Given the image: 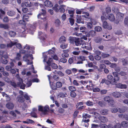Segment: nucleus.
Returning a JSON list of instances; mask_svg holds the SVG:
<instances>
[{"mask_svg":"<svg viewBox=\"0 0 128 128\" xmlns=\"http://www.w3.org/2000/svg\"><path fill=\"white\" fill-rule=\"evenodd\" d=\"M38 110L43 112V114H46L49 110V106L48 105H46L44 108L42 106H38Z\"/></svg>","mask_w":128,"mask_h":128,"instance_id":"obj_1","label":"nucleus"},{"mask_svg":"<svg viewBox=\"0 0 128 128\" xmlns=\"http://www.w3.org/2000/svg\"><path fill=\"white\" fill-rule=\"evenodd\" d=\"M42 12H41L38 15V19H42L43 21H46L47 20L46 17L45 16L46 11L43 9H42Z\"/></svg>","mask_w":128,"mask_h":128,"instance_id":"obj_2","label":"nucleus"},{"mask_svg":"<svg viewBox=\"0 0 128 128\" xmlns=\"http://www.w3.org/2000/svg\"><path fill=\"white\" fill-rule=\"evenodd\" d=\"M76 56H73L72 57L69 58L68 60L69 63L70 64L72 63L80 64L82 63L81 62H78V61L76 60Z\"/></svg>","mask_w":128,"mask_h":128,"instance_id":"obj_3","label":"nucleus"},{"mask_svg":"<svg viewBox=\"0 0 128 128\" xmlns=\"http://www.w3.org/2000/svg\"><path fill=\"white\" fill-rule=\"evenodd\" d=\"M82 13L84 14L82 15V17L84 18L86 20H89L92 23H93V21L94 20V19L91 18L89 16V14L88 13L85 12H83Z\"/></svg>","mask_w":128,"mask_h":128,"instance_id":"obj_4","label":"nucleus"},{"mask_svg":"<svg viewBox=\"0 0 128 128\" xmlns=\"http://www.w3.org/2000/svg\"><path fill=\"white\" fill-rule=\"evenodd\" d=\"M19 82H18L17 87H20V88L24 89L26 86V84L23 83V80L22 78L19 79Z\"/></svg>","mask_w":128,"mask_h":128,"instance_id":"obj_5","label":"nucleus"},{"mask_svg":"<svg viewBox=\"0 0 128 128\" xmlns=\"http://www.w3.org/2000/svg\"><path fill=\"white\" fill-rule=\"evenodd\" d=\"M83 118L82 121L85 123H88L90 121L89 118L90 116L87 114H83L82 115Z\"/></svg>","mask_w":128,"mask_h":128,"instance_id":"obj_6","label":"nucleus"},{"mask_svg":"<svg viewBox=\"0 0 128 128\" xmlns=\"http://www.w3.org/2000/svg\"><path fill=\"white\" fill-rule=\"evenodd\" d=\"M74 42L76 46H78L84 44V41L83 40H80L79 38H76L74 41Z\"/></svg>","mask_w":128,"mask_h":128,"instance_id":"obj_7","label":"nucleus"},{"mask_svg":"<svg viewBox=\"0 0 128 128\" xmlns=\"http://www.w3.org/2000/svg\"><path fill=\"white\" fill-rule=\"evenodd\" d=\"M103 27L105 29H107L109 30H111L112 28L111 26H109L108 23L105 21H104L102 23Z\"/></svg>","mask_w":128,"mask_h":128,"instance_id":"obj_8","label":"nucleus"},{"mask_svg":"<svg viewBox=\"0 0 128 128\" xmlns=\"http://www.w3.org/2000/svg\"><path fill=\"white\" fill-rule=\"evenodd\" d=\"M107 16L106 17H104L103 16H101V18L102 22H103L105 20L107 19H108L110 21H112V14H110V16L107 14Z\"/></svg>","mask_w":128,"mask_h":128,"instance_id":"obj_9","label":"nucleus"},{"mask_svg":"<svg viewBox=\"0 0 128 128\" xmlns=\"http://www.w3.org/2000/svg\"><path fill=\"white\" fill-rule=\"evenodd\" d=\"M104 100L108 103H110L112 101V97L111 94H110L109 96L105 97L104 98Z\"/></svg>","mask_w":128,"mask_h":128,"instance_id":"obj_10","label":"nucleus"},{"mask_svg":"<svg viewBox=\"0 0 128 128\" xmlns=\"http://www.w3.org/2000/svg\"><path fill=\"white\" fill-rule=\"evenodd\" d=\"M96 32L94 30H91L89 32H87V33L86 34V36L88 37L90 36H94L96 35Z\"/></svg>","mask_w":128,"mask_h":128,"instance_id":"obj_11","label":"nucleus"},{"mask_svg":"<svg viewBox=\"0 0 128 128\" xmlns=\"http://www.w3.org/2000/svg\"><path fill=\"white\" fill-rule=\"evenodd\" d=\"M44 4L46 6L51 7L53 6V4L52 2L49 0H46L44 2Z\"/></svg>","mask_w":128,"mask_h":128,"instance_id":"obj_12","label":"nucleus"},{"mask_svg":"<svg viewBox=\"0 0 128 128\" xmlns=\"http://www.w3.org/2000/svg\"><path fill=\"white\" fill-rule=\"evenodd\" d=\"M76 58H77L76 60H77V61H78V60H79L78 61V62H82V63H80V64H82V61H84L85 59V57L82 56H76Z\"/></svg>","mask_w":128,"mask_h":128,"instance_id":"obj_13","label":"nucleus"},{"mask_svg":"<svg viewBox=\"0 0 128 128\" xmlns=\"http://www.w3.org/2000/svg\"><path fill=\"white\" fill-rule=\"evenodd\" d=\"M6 107L9 109H12L14 107V105L12 103L8 102L6 105Z\"/></svg>","mask_w":128,"mask_h":128,"instance_id":"obj_14","label":"nucleus"},{"mask_svg":"<svg viewBox=\"0 0 128 128\" xmlns=\"http://www.w3.org/2000/svg\"><path fill=\"white\" fill-rule=\"evenodd\" d=\"M17 99V101L19 102L23 103L25 101L24 98L21 95L18 96Z\"/></svg>","mask_w":128,"mask_h":128,"instance_id":"obj_15","label":"nucleus"},{"mask_svg":"<svg viewBox=\"0 0 128 128\" xmlns=\"http://www.w3.org/2000/svg\"><path fill=\"white\" fill-rule=\"evenodd\" d=\"M76 22L78 23H81L82 24H84V22L83 21H82V18L81 16L80 15H77L76 17Z\"/></svg>","mask_w":128,"mask_h":128,"instance_id":"obj_16","label":"nucleus"},{"mask_svg":"<svg viewBox=\"0 0 128 128\" xmlns=\"http://www.w3.org/2000/svg\"><path fill=\"white\" fill-rule=\"evenodd\" d=\"M112 74L114 76V82L118 80L119 79V78L118 76V73L116 72H114Z\"/></svg>","mask_w":128,"mask_h":128,"instance_id":"obj_17","label":"nucleus"},{"mask_svg":"<svg viewBox=\"0 0 128 128\" xmlns=\"http://www.w3.org/2000/svg\"><path fill=\"white\" fill-rule=\"evenodd\" d=\"M66 38L64 36H61L59 39V42L61 44L64 42H66Z\"/></svg>","mask_w":128,"mask_h":128,"instance_id":"obj_18","label":"nucleus"},{"mask_svg":"<svg viewBox=\"0 0 128 128\" xmlns=\"http://www.w3.org/2000/svg\"><path fill=\"white\" fill-rule=\"evenodd\" d=\"M112 68L114 69L115 71L119 72L120 71V68L116 66V64L112 63Z\"/></svg>","mask_w":128,"mask_h":128,"instance_id":"obj_19","label":"nucleus"},{"mask_svg":"<svg viewBox=\"0 0 128 128\" xmlns=\"http://www.w3.org/2000/svg\"><path fill=\"white\" fill-rule=\"evenodd\" d=\"M121 125L123 128H127L128 127V122L126 121L122 122L121 123Z\"/></svg>","mask_w":128,"mask_h":128,"instance_id":"obj_20","label":"nucleus"},{"mask_svg":"<svg viewBox=\"0 0 128 128\" xmlns=\"http://www.w3.org/2000/svg\"><path fill=\"white\" fill-rule=\"evenodd\" d=\"M80 32H82L83 34H85L87 33V32L86 30V28L84 27H81L80 28Z\"/></svg>","mask_w":128,"mask_h":128,"instance_id":"obj_21","label":"nucleus"},{"mask_svg":"<svg viewBox=\"0 0 128 128\" xmlns=\"http://www.w3.org/2000/svg\"><path fill=\"white\" fill-rule=\"evenodd\" d=\"M16 42H13L12 41H10V43L7 44V46L8 48H11L13 46L16 45Z\"/></svg>","mask_w":128,"mask_h":128,"instance_id":"obj_22","label":"nucleus"},{"mask_svg":"<svg viewBox=\"0 0 128 128\" xmlns=\"http://www.w3.org/2000/svg\"><path fill=\"white\" fill-rule=\"evenodd\" d=\"M0 28H4V29L6 30L9 27L8 25L7 24H0Z\"/></svg>","mask_w":128,"mask_h":128,"instance_id":"obj_23","label":"nucleus"},{"mask_svg":"<svg viewBox=\"0 0 128 128\" xmlns=\"http://www.w3.org/2000/svg\"><path fill=\"white\" fill-rule=\"evenodd\" d=\"M100 112L102 115H106L108 113V110L106 109L102 110H100Z\"/></svg>","mask_w":128,"mask_h":128,"instance_id":"obj_24","label":"nucleus"},{"mask_svg":"<svg viewBox=\"0 0 128 128\" xmlns=\"http://www.w3.org/2000/svg\"><path fill=\"white\" fill-rule=\"evenodd\" d=\"M68 89L70 92H75L76 90V88L72 86H69Z\"/></svg>","mask_w":128,"mask_h":128,"instance_id":"obj_25","label":"nucleus"},{"mask_svg":"<svg viewBox=\"0 0 128 128\" xmlns=\"http://www.w3.org/2000/svg\"><path fill=\"white\" fill-rule=\"evenodd\" d=\"M65 6L63 5H62L60 6L59 10L60 12L64 13L65 12V10L64 7Z\"/></svg>","mask_w":128,"mask_h":128,"instance_id":"obj_26","label":"nucleus"},{"mask_svg":"<svg viewBox=\"0 0 128 128\" xmlns=\"http://www.w3.org/2000/svg\"><path fill=\"white\" fill-rule=\"evenodd\" d=\"M94 86V85L92 83V82H90L89 85H88L86 86V88L88 90H90L92 88H93V87Z\"/></svg>","mask_w":128,"mask_h":128,"instance_id":"obj_27","label":"nucleus"},{"mask_svg":"<svg viewBox=\"0 0 128 128\" xmlns=\"http://www.w3.org/2000/svg\"><path fill=\"white\" fill-rule=\"evenodd\" d=\"M112 96L115 98H118L120 96L121 94L120 93L116 92L112 94Z\"/></svg>","mask_w":128,"mask_h":128,"instance_id":"obj_28","label":"nucleus"},{"mask_svg":"<svg viewBox=\"0 0 128 128\" xmlns=\"http://www.w3.org/2000/svg\"><path fill=\"white\" fill-rule=\"evenodd\" d=\"M53 72L55 74H57L60 76H63L64 75V74L60 71L58 72L56 70H55L54 72Z\"/></svg>","mask_w":128,"mask_h":128,"instance_id":"obj_29","label":"nucleus"},{"mask_svg":"<svg viewBox=\"0 0 128 128\" xmlns=\"http://www.w3.org/2000/svg\"><path fill=\"white\" fill-rule=\"evenodd\" d=\"M6 82H10L11 86H13L14 88H16L17 87L16 84L14 81H10V82L8 81Z\"/></svg>","mask_w":128,"mask_h":128,"instance_id":"obj_30","label":"nucleus"},{"mask_svg":"<svg viewBox=\"0 0 128 128\" xmlns=\"http://www.w3.org/2000/svg\"><path fill=\"white\" fill-rule=\"evenodd\" d=\"M94 30L96 32H100L102 31V29L100 26H96L95 27Z\"/></svg>","mask_w":128,"mask_h":128,"instance_id":"obj_31","label":"nucleus"},{"mask_svg":"<svg viewBox=\"0 0 128 128\" xmlns=\"http://www.w3.org/2000/svg\"><path fill=\"white\" fill-rule=\"evenodd\" d=\"M7 14L8 16H12L15 15V12L13 11H8Z\"/></svg>","mask_w":128,"mask_h":128,"instance_id":"obj_32","label":"nucleus"},{"mask_svg":"<svg viewBox=\"0 0 128 128\" xmlns=\"http://www.w3.org/2000/svg\"><path fill=\"white\" fill-rule=\"evenodd\" d=\"M70 96L71 97L74 98L76 96V94L75 92H70Z\"/></svg>","mask_w":128,"mask_h":128,"instance_id":"obj_33","label":"nucleus"},{"mask_svg":"<svg viewBox=\"0 0 128 128\" xmlns=\"http://www.w3.org/2000/svg\"><path fill=\"white\" fill-rule=\"evenodd\" d=\"M119 116L120 117L124 118L126 120H128V114H122L119 115Z\"/></svg>","mask_w":128,"mask_h":128,"instance_id":"obj_34","label":"nucleus"},{"mask_svg":"<svg viewBox=\"0 0 128 128\" xmlns=\"http://www.w3.org/2000/svg\"><path fill=\"white\" fill-rule=\"evenodd\" d=\"M38 35L42 38L44 39L45 38L46 36V34H44L41 31H40L38 32Z\"/></svg>","mask_w":128,"mask_h":128,"instance_id":"obj_35","label":"nucleus"},{"mask_svg":"<svg viewBox=\"0 0 128 128\" xmlns=\"http://www.w3.org/2000/svg\"><path fill=\"white\" fill-rule=\"evenodd\" d=\"M29 55L28 54H25L23 56L24 60L26 62H29L30 60L28 59Z\"/></svg>","mask_w":128,"mask_h":128,"instance_id":"obj_36","label":"nucleus"},{"mask_svg":"<svg viewBox=\"0 0 128 128\" xmlns=\"http://www.w3.org/2000/svg\"><path fill=\"white\" fill-rule=\"evenodd\" d=\"M54 23L56 26H58L60 24V22L59 19H57L55 20Z\"/></svg>","mask_w":128,"mask_h":128,"instance_id":"obj_37","label":"nucleus"},{"mask_svg":"<svg viewBox=\"0 0 128 128\" xmlns=\"http://www.w3.org/2000/svg\"><path fill=\"white\" fill-rule=\"evenodd\" d=\"M58 5L57 4H56L54 6L52 7V9L54 10L56 12H58L59 11V10L58 9Z\"/></svg>","mask_w":128,"mask_h":128,"instance_id":"obj_38","label":"nucleus"},{"mask_svg":"<svg viewBox=\"0 0 128 128\" xmlns=\"http://www.w3.org/2000/svg\"><path fill=\"white\" fill-rule=\"evenodd\" d=\"M62 84L60 82H58L56 83V88H60L62 87Z\"/></svg>","mask_w":128,"mask_h":128,"instance_id":"obj_39","label":"nucleus"},{"mask_svg":"<svg viewBox=\"0 0 128 128\" xmlns=\"http://www.w3.org/2000/svg\"><path fill=\"white\" fill-rule=\"evenodd\" d=\"M21 57V55L20 53H17L16 57L15 59L16 60H20Z\"/></svg>","mask_w":128,"mask_h":128,"instance_id":"obj_40","label":"nucleus"},{"mask_svg":"<svg viewBox=\"0 0 128 128\" xmlns=\"http://www.w3.org/2000/svg\"><path fill=\"white\" fill-rule=\"evenodd\" d=\"M29 16H27L25 14L23 15L22 19L27 22H28L29 21Z\"/></svg>","mask_w":128,"mask_h":128,"instance_id":"obj_41","label":"nucleus"},{"mask_svg":"<svg viewBox=\"0 0 128 128\" xmlns=\"http://www.w3.org/2000/svg\"><path fill=\"white\" fill-rule=\"evenodd\" d=\"M86 105L88 106H92L93 105V102H92L90 101V100L88 101L86 103Z\"/></svg>","mask_w":128,"mask_h":128,"instance_id":"obj_42","label":"nucleus"},{"mask_svg":"<svg viewBox=\"0 0 128 128\" xmlns=\"http://www.w3.org/2000/svg\"><path fill=\"white\" fill-rule=\"evenodd\" d=\"M9 34L11 37H14L16 35V32L12 31H10L9 32Z\"/></svg>","mask_w":128,"mask_h":128,"instance_id":"obj_43","label":"nucleus"},{"mask_svg":"<svg viewBox=\"0 0 128 128\" xmlns=\"http://www.w3.org/2000/svg\"><path fill=\"white\" fill-rule=\"evenodd\" d=\"M19 23L20 24H23L24 25H26V22L24 19L20 20L19 21Z\"/></svg>","mask_w":128,"mask_h":128,"instance_id":"obj_44","label":"nucleus"},{"mask_svg":"<svg viewBox=\"0 0 128 128\" xmlns=\"http://www.w3.org/2000/svg\"><path fill=\"white\" fill-rule=\"evenodd\" d=\"M92 89L93 91L94 92H99L100 91V89L98 87L93 88Z\"/></svg>","mask_w":128,"mask_h":128,"instance_id":"obj_45","label":"nucleus"},{"mask_svg":"<svg viewBox=\"0 0 128 128\" xmlns=\"http://www.w3.org/2000/svg\"><path fill=\"white\" fill-rule=\"evenodd\" d=\"M76 38V37L70 36L69 38L70 42L72 43L73 42H74V41L75 40Z\"/></svg>","mask_w":128,"mask_h":128,"instance_id":"obj_46","label":"nucleus"},{"mask_svg":"<svg viewBox=\"0 0 128 128\" xmlns=\"http://www.w3.org/2000/svg\"><path fill=\"white\" fill-rule=\"evenodd\" d=\"M54 53V51L51 50H50L48 51V54L49 55H50L51 56H52Z\"/></svg>","mask_w":128,"mask_h":128,"instance_id":"obj_47","label":"nucleus"},{"mask_svg":"<svg viewBox=\"0 0 128 128\" xmlns=\"http://www.w3.org/2000/svg\"><path fill=\"white\" fill-rule=\"evenodd\" d=\"M64 111L65 110L64 109L61 108H60L58 110V112L61 114H63L64 112Z\"/></svg>","mask_w":128,"mask_h":128,"instance_id":"obj_48","label":"nucleus"},{"mask_svg":"<svg viewBox=\"0 0 128 128\" xmlns=\"http://www.w3.org/2000/svg\"><path fill=\"white\" fill-rule=\"evenodd\" d=\"M121 125L120 123H116L115 125L114 126V128H120Z\"/></svg>","mask_w":128,"mask_h":128,"instance_id":"obj_49","label":"nucleus"},{"mask_svg":"<svg viewBox=\"0 0 128 128\" xmlns=\"http://www.w3.org/2000/svg\"><path fill=\"white\" fill-rule=\"evenodd\" d=\"M4 54V52L0 50V56H2V57H3L5 58H8V56H3Z\"/></svg>","mask_w":128,"mask_h":128,"instance_id":"obj_50","label":"nucleus"},{"mask_svg":"<svg viewBox=\"0 0 128 128\" xmlns=\"http://www.w3.org/2000/svg\"><path fill=\"white\" fill-rule=\"evenodd\" d=\"M73 84L74 85L76 86H78L79 85L78 81L76 80H74L73 81Z\"/></svg>","mask_w":128,"mask_h":128,"instance_id":"obj_51","label":"nucleus"},{"mask_svg":"<svg viewBox=\"0 0 128 128\" xmlns=\"http://www.w3.org/2000/svg\"><path fill=\"white\" fill-rule=\"evenodd\" d=\"M10 114L13 116L14 118H16V114L14 111H11L10 112Z\"/></svg>","mask_w":128,"mask_h":128,"instance_id":"obj_52","label":"nucleus"},{"mask_svg":"<svg viewBox=\"0 0 128 128\" xmlns=\"http://www.w3.org/2000/svg\"><path fill=\"white\" fill-rule=\"evenodd\" d=\"M94 21V20L93 21V22ZM93 22L92 24H93ZM92 23L90 22H88L87 23V27L88 28L90 29H91L92 28Z\"/></svg>","mask_w":128,"mask_h":128,"instance_id":"obj_53","label":"nucleus"},{"mask_svg":"<svg viewBox=\"0 0 128 128\" xmlns=\"http://www.w3.org/2000/svg\"><path fill=\"white\" fill-rule=\"evenodd\" d=\"M67 61V60L64 58H62L60 60V62L63 63H66Z\"/></svg>","mask_w":128,"mask_h":128,"instance_id":"obj_54","label":"nucleus"},{"mask_svg":"<svg viewBox=\"0 0 128 128\" xmlns=\"http://www.w3.org/2000/svg\"><path fill=\"white\" fill-rule=\"evenodd\" d=\"M53 79L56 81H58L59 80L60 78L58 76L56 75H54L53 76Z\"/></svg>","mask_w":128,"mask_h":128,"instance_id":"obj_55","label":"nucleus"},{"mask_svg":"<svg viewBox=\"0 0 128 128\" xmlns=\"http://www.w3.org/2000/svg\"><path fill=\"white\" fill-rule=\"evenodd\" d=\"M51 66L52 68L54 69H56L58 68L57 65L54 63H52V64Z\"/></svg>","mask_w":128,"mask_h":128,"instance_id":"obj_56","label":"nucleus"},{"mask_svg":"<svg viewBox=\"0 0 128 128\" xmlns=\"http://www.w3.org/2000/svg\"><path fill=\"white\" fill-rule=\"evenodd\" d=\"M110 56L108 54H107L105 53H102V56L103 58H106Z\"/></svg>","mask_w":128,"mask_h":128,"instance_id":"obj_57","label":"nucleus"},{"mask_svg":"<svg viewBox=\"0 0 128 128\" xmlns=\"http://www.w3.org/2000/svg\"><path fill=\"white\" fill-rule=\"evenodd\" d=\"M100 91V94H106L107 92V90H102Z\"/></svg>","mask_w":128,"mask_h":128,"instance_id":"obj_58","label":"nucleus"},{"mask_svg":"<svg viewBox=\"0 0 128 128\" xmlns=\"http://www.w3.org/2000/svg\"><path fill=\"white\" fill-rule=\"evenodd\" d=\"M6 69L7 71H10L12 70V66H7L6 67Z\"/></svg>","mask_w":128,"mask_h":128,"instance_id":"obj_59","label":"nucleus"},{"mask_svg":"<svg viewBox=\"0 0 128 128\" xmlns=\"http://www.w3.org/2000/svg\"><path fill=\"white\" fill-rule=\"evenodd\" d=\"M68 46V44H62L60 46V48L62 49H64L66 48Z\"/></svg>","mask_w":128,"mask_h":128,"instance_id":"obj_60","label":"nucleus"},{"mask_svg":"<svg viewBox=\"0 0 128 128\" xmlns=\"http://www.w3.org/2000/svg\"><path fill=\"white\" fill-rule=\"evenodd\" d=\"M70 22L71 24V26H72L74 22V20L72 18H69Z\"/></svg>","mask_w":128,"mask_h":128,"instance_id":"obj_61","label":"nucleus"},{"mask_svg":"<svg viewBox=\"0 0 128 128\" xmlns=\"http://www.w3.org/2000/svg\"><path fill=\"white\" fill-rule=\"evenodd\" d=\"M62 56L63 58H67L69 54L68 53H63L62 54Z\"/></svg>","mask_w":128,"mask_h":128,"instance_id":"obj_62","label":"nucleus"},{"mask_svg":"<svg viewBox=\"0 0 128 128\" xmlns=\"http://www.w3.org/2000/svg\"><path fill=\"white\" fill-rule=\"evenodd\" d=\"M78 113V111L77 110L75 111L73 114V116L75 118L77 116Z\"/></svg>","mask_w":128,"mask_h":128,"instance_id":"obj_63","label":"nucleus"},{"mask_svg":"<svg viewBox=\"0 0 128 128\" xmlns=\"http://www.w3.org/2000/svg\"><path fill=\"white\" fill-rule=\"evenodd\" d=\"M101 121L103 122H105L107 121V120L106 118L104 117H102L101 118Z\"/></svg>","mask_w":128,"mask_h":128,"instance_id":"obj_64","label":"nucleus"}]
</instances>
